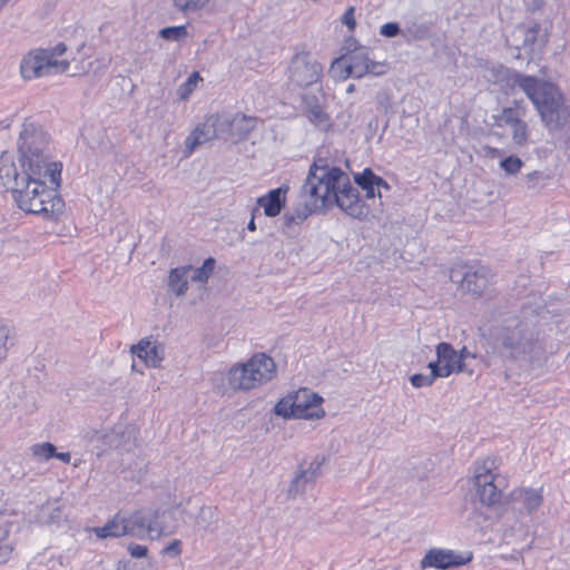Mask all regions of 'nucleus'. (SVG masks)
I'll return each mask as SVG.
<instances>
[{"label": "nucleus", "mask_w": 570, "mask_h": 570, "mask_svg": "<svg viewBox=\"0 0 570 570\" xmlns=\"http://www.w3.org/2000/svg\"><path fill=\"white\" fill-rule=\"evenodd\" d=\"M24 180L12 191L18 207L28 213L40 215L46 219H56L62 212L65 203L58 194L61 175L56 179L42 170L27 171Z\"/></svg>", "instance_id": "nucleus-1"}, {"label": "nucleus", "mask_w": 570, "mask_h": 570, "mask_svg": "<svg viewBox=\"0 0 570 570\" xmlns=\"http://www.w3.org/2000/svg\"><path fill=\"white\" fill-rule=\"evenodd\" d=\"M323 207L335 205L346 215L360 220L379 218L383 213L382 202L377 208L371 210L360 197L358 190L351 185L348 176L337 167L331 168L323 176Z\"/></svg>", "instance_id": "nucleus-2"}, {"label": "nucleus", "mask_w": 570, "mask_h": 570, "mask_svg": "<svg viewBox=\"0 0 570 570\" xmlns=\"http://www.w3.org/2000/svg\"><path fill=\"white\" fill-rule=\"evenodd\" d=\"M512 80L533 104L542 122L548 128L557 129L566 121L568 109L557 86L520 72H515Z\"/></svg>", "instance_id": "nucleus-3"}, {"label": "nucleus", "mask_w": 570, "mask_h": 570, "mask_svg": "<svg viewBox=\"0 0 570 570\" xmlns=\"http://www.w3.org/2000/svg\"><path fill=\"white\" fill-rule=\"evenodd\" d=\"M19 166L28 171L42 170L56 179L62 171V164L50 155L49 136L32 121L26 120L17 141Z\"/></svg>", "instance_id": "nucleus-4"}, {"label": "nucleus", "mask_w": 570, "mask_h": 570, "mask_svg": "<svg viewBox=\"0 0 570 570\" xmlns=\"http://www.w3.org/2000/svg\"><path fill=\"white\" fill-rule=\"evenodd\" d=\"M67 45L58 42L52 47L28 50L20 60L19 72L24 81L62 75L69 71L70 60L61 58Z\"/></svg>", "instance_id": "nucleus-5"}, {"label": "nucleus", "mask_w": 570, "mask_h": 570, "mask_svg": "<svg viewBox=\"0 0 570 570\" xmlns=\"http://www.w3.org/2000/svg\"><path fill=\"white\" fill-rule=\"evenodd\" d=\"M277 366L264 352L254 353L246 362L234 364L227 373L229 385L239 391L262 387L276 377Z\"/></svg>", "instance_id": "nucleus-6"}, {"label": "nucleus", "mask_w": 570, "mask_h": 570, "mask_svg": "<svg viewBox=\"0 0 570 570\" xmlns=\"http://www.w3.org/2000/svg\"><path fill=\"white\" fill-rule=\"evenodd\" d=\"M469 482L482 507L497 508L501 503L503 492L500 484H502V480L494 459L485 458L475 463L471 469Z\"/></svg>", "instance_id": "nucleus-7"}, {"label": "nucleus", "mask_w": 570, "mask_h": 570, "mask_svg": "<svg viewBox=\"0 0 570 570\" xmlns=\"http://www.w3.org/2000/svg\"><path fill=\"white\" fill-rule=\"evenodd\" d=\"M274 412L284 419H317L321 416V396L307 387H302L282 397Z\"/></svg>", "instance_id": "nucleus-8"}, {"label": "nucleus", "mask_w": 570, "mask_h": 570, "mask_svg": "<svg viewBox=\"0 0 570 570\" xmlns=\"http://www.w3.org/2000/svg\"><path fill=\"white\" fill-rule=\"evenodd\" d=\"M498 354L503 358L538 361L543 354L539 342L525 336L520 327L507 330L499 338L495 345Z\"/></svg>", "instance_id": "nucleus-9"}, {"label": "nucleus", "mask_w": 570, "mask_h": 570, "mask_svg": "<svg viewBox=\"0 0 570 570\" xmlns=\"http://www.w3.org/2000/svg\"><path fill=\"white\" fill-rule=\"evenodd\" d=\"M320 158H314L309 166L307 176L301 187L298 195V205L294 213H286L284 220L287 226L297 225L304 222L318 207V188L321 186V176L317 171L321 169Z\"/></svg>", "instance_id": "nucleus-10"}, {"label": "nucleus", "mask_w": 570, "mask_h": 570, "mask_svg": "<svg viewBox=\"0 0 570 570\" xmlns=\"http://www.w3.org/2000/svg\"><path fill=\"white\" fill-rule=\"evenodd\" d=\"M493 274L485 266L454 264L450 269V279L461 293L482 296L492 284Z\"/></svg>", "instance_id": "nucleus-11"}, {"label": "nucleus", "mask_w": 570, "mask_h": 570, "mask_svg": "<svg viewBox=\"0 0 570 570\" xmlns=\"http://www.w3.org/2000/svg\"><path fill=\"white\" fill-rule=\"evenodd\" d=\"M527 114V105L522 100H514L511 106L504 107L500 115L494 116L499 126L510 127L512 141L517 146H524L529 140V127L524 120Z\"/></svg>", "instance_id": "nucleus-12"}, {"label": "nucleus", "mask_w": 570, "mask_h": 570, "mask_svg": "<svg viewBox=\"0 0 570 570\" xmlns=\"http://www.w3.org/2000/svg\"><path fill=\"white\" fill-rule=\"evenodd\" d=\"M289 80L298 87H308L320 78L317 58L309 52L296 53L288 67Z\"/></svg>", "instance_id": "nucleus-13"}, {"label": "nucleus", "mask_w": 570, "mask_h": 570, "mask_svg": "<svg viewBox=\"0 0 570 570\" xmlns=\"http://www.w3.org/2000/svg\"><path fill=\"white\" fill-rule=\"evenodd\" d=\"M472 558L473 553L471 551L455 552L450 549L432 548L420 561V567L422 569L434 568L445 570L463 566L470 562Z\"/></svg>", "instance_id": "nucleus-14"}, {"label": "nucleus", "mask_w": 570, "mask_h": 570, "mask_svg": "<svg viewBox=\"0 0 570 570\" xmlns=\"http://www.w3.org/2000/svg\"><path fill=\"white\" fill-rule=\"evenodd\" d=\"M436 360L428 364L434 368L440 377H449L451 374H459L465 371L464 363H461V354L446 342H441L435 347Z\"/></svg>", "instance_id": "nucleus-15"}, {"label": "nucleus", "mask_w": 570, "mask_h": 570, "mask_svg": "<svg viewBox=\"0 0 570 570\" xmlns=\"http://www.w3.org/2000/svg\"><path fill=\"white\" fill-rule=\"evenodd\" d=\"M321 475V461L314 460L308 465L301 464L288 484L286 497L294 500L304 494L307 490L315 485L317 478Z\"/></svg>", "instance_id": "nucleus-16"}, {"label": "nucleus", "mask_w": 570, "mask_h": 570, "mask_svg": "<svg viewBox=\"0 0 570 570\" xmlns=\"http://www.w3.org/2000/svg\"><path fill=\"white\" fill-rule=\"evenodd\" d=\"M130 352L150 368H159L166 356L165 344L153 336L144 337L131 345Z\"/></svg>", "instance_id": "nucleus-17"}, {"label": "nucleus", "mask_w": 570, "mask_h": 570, "mask_svg": "<svg viewBox=\"0 0 570 570\" xmlns=\"http://www.w3.org/2000/svg\"><path fill=\"white\" fill-rule=\"evenodd\" d=\"M153 509L140 510L126 518L127 534L139 539H159L160 529L150 527Z\"/></svg>", "instance_id": "nucleus-18"}, {"label": "nucleus", "mask_w": 570, "mask_h": 570, "mask_svg": "<svg viewBox=\"0 0 570 570\" xmlns=\"http://www.w3.org/2000/svg\"><path fill=\"white\" fill-rule=\"evenodd\" d=\"M512 508L520 513L531 514L543 501L542 490L517 488L510 492Z\"/></svg>", "instance_id": "nucleus-19"}, {"label": "nucleus", "mask_w": 570, "mask_h": 570, "mask_svg": "<svg viewBox=\"0 0 570 570\" xmlns=\"http://www.w3.org/2000/svg\"><path fill=\"white\" fill-rule=\"evenodd\" d=\"M288 190L289 187L287 185H282L268 190L256 199L257 205L263 208L266 217H276L282 213L286 206Z\"/></svg>", "instance_id": "nucleus-20"}, {"label": "nucleus", "mask_w": 570, "mask_h": 570, "mask_svg": "<svg viewBox=\"0 0 570 570\" xmlns=\"http://www.w3.org/2000/svg\"><path fill=\"white\" fill-rule=\"evenodd\" d=\"M27 171L26 168L18 169L12 154L4 151L0 155V181L11 193L24 180Z\"/></svg>", "instance_id": "nucleus-21"}, {"label": "nucleus", "mask_w": 570, "mask_h": 570, "mask_svg": "<svg viewBox=\"0 0 570 570\" xmlns=\"http://www.w3.org/2000/svg\"><path fill=\"white\" fill-rule=\"evenodd\" d=\"M355 184L365 191V197L382 198V189L390 190L391 187L382 177L374 174L371 168H364L361 173L353 175Z\"/></svg>", "instance_id": "nucleus-22"}, {"label": "nucleus", "mask_w": 570, "mask_h": 570, "mask_svg": "<svg viewBox=\"0 0 570 570\" xmlns=\"http://www.w3.org/2000/svg\"><path fill=\"white\" fill-rule=\"evenodd\" d=\"M258 120L256 117L244 114L228 116V139L238 142L245 139L255 129Z\"/></svg>", "instance_id": "nucleus-23"}, {"label": "nucleus", "mask_w": 570, "mask_h": 570, "mask_svg": "<svg viewBox=\"0 0 570 570\" xmlns=\"http://www.w3.org/2000/svg\"><path fill=\"white\" fill-rule=\"evenodd\" d=\"M345 56L348 59L350 73L354 78H361L367 73L380 75L383 72L376 70L380 65L371 60L363 50H354Z\"/></svg>", "instance_id": "nucleus-24"}, {"label": "nucleus", "mask_w": 570, "mask_h": 570, "mask_svg": "<svg viewBox=\"0 0 570 570\" xmlns=\"http://www.w3.org/2000/svg\"><path fill=\"white\" fill-rule=\"evenodd\" d=\"M193 269L191 265H184L171 268L168 274V288L176 296H184L188 289L189 274Z\"/></svg>", "instance_id": "nucleus-25"}, {"label": "nucleus", "mask_w": 570, "mask_h": 570, "mask_svg": "<svg viewBox=\"0 0 570 570\" xmlns=\"http://www.w3.org/2000/svg\"><path fill=\"white\" fill-rule=\"evenodd\" d=\"M213 139H215V134L210 131L206 120L198 124L185 139V156L189 157L197 146Z\"/></svg>", "instance_id": "nucleus-26"}, {"label": "nucleus", "mask_w": 570, "mask_h": 570, "mask_svg": "<svg viewBox=\"0 0 570 570\" xmlns=\"http://www.w3.org/2000/svg\"><path fill=\"white\" fill-rule=\"evenodd\" d=\"M92 531L99 539L127 535L126 517L116 514L105 525L96 527Z\"/></svg>", "instance_id": "nucleus-27"}, {"label": "nucleus", "mask_w": 570, "mask_h": 570, "mask_svg": "<svg viewBox=\"0 0 570 570\" xmlns=\"http://www.w3.org/2000/svg\"><path fill=\"white\" fill-rule=\"evenodd\" d=\"M150 527H156L161 530L159 538L161 535L171 534L177 527L174 522V512L170 510H153Z\"/></svg>", "instance_id": "nucleus-28"}, {"label": "nucleus", "mask_w": 570, "mask_h": 570, "mask_svg": "<svg viewBox=\"0 0 570 570\" xmlns=\"http://www.w3.org/2000/svg\"><path fill=\"white\" fill-rule=\"evenodd\" d=\"M210 131L215 134V139L226 138L228 139V116L227 115H210L206 119Z\"/></svg>", "instance_id": "nucleus-29"}, {"label": "nucleus", "mask_w": 570, "mask_h": 570, "mask_svg": "<svg viewBox=\"0 0 570 570\" xmlns=\"http://www.w3.org/2000/svg\"><path fill=\"white\" fill-rule=\"evenodd\" d=\"M215 268V259L208 257L204 261L203 265L191 269L189 274L190 281L199 284H206L212 276Z\"/></svg>", "instance_id": "nucleus-30"}, {"label": "nucleus", "mask_w": 570, "mask_h": 570, "mask_svg": "<svg viewBox=\"0 0 570 570\" xmlns=\"http://www.w3.org/2000/svg\"><path fill=\"white\" fill-rule=\"evenodd\" d=\"M11 345L12 328L6 321L0 318V364L7 360Z\"/></svg>", "instance_id": "nucleus-31"}, {"label": "nucleus", "mask_w": 570, "mask_h": 570, "mask_svg": "<svg viewBox=\"0 0 570 570\" xmlns=\"http://www.w3.org/2000/svg\"><path fill=\"white\" fill-rule=\"evenodd\" d=\"M202 80V77L198 71H193L188 78L178 86L177 88V97L180 100H187L191 92L197 88L198 82Z\"/></svg>", "instance_id": "nucleus-32"}, {"label": "nucleus", "mask_w": 570, "mask_h": 570, "mask_svg": "<svg viewBox=\"0 0 570 570\" xmlns=\"http://www.w3.org/2000/svg\"><path fill=\"white\" fill-rule=\"evenodd\" d=\"M328 75L336 80H344L352 77L350 73L348 59L346 56H342L334 60L328 69Z\"/></svg>", "instance_id": "nucleus-33"}, {"label": "nucleus", "mask_w": 570, "mask_h": 570, "mask_svg": "<svg viewBox=\"0 0 570 570\" xmlns=\"http://www.w3.org/2000/svg\"><path fill=\"white\" fill-rule=\"evenodd\" d=\"M32 456L38 461H48L56 454V446L50 442L36 443L30 448Z\"/></svg>", "instance_id": "nucleus-34"}, {"label": "nucleus", "mask_w": 570, "mask_h": 570, "mask_svg": "<svg viewBox=\"0 0 570 570\" xmlns=\"http://www.w3.org/2000/svg\"><path fill=\"white\" fill-rule=\"evenodd\" d=\"M158 35L168 41H180L188 36V32L186 27L181 24L161 28Z\"/></svg>", "instance_id": "nucleus-35"}, {"label": "nucleus", "mask_w": 570, "mask_h": 570, "mask_svg": "<svg viewBox=\"0 0 570 570\" xmlns=\"http://www.w3.org/2000/svg\"><path fill=\"white\" fill-rule=\"evenodd\" d=\"M209 0H173L176 9L184 13H193L202 10Z\"/></svg>", "instance_id": "nucleus-36"}, {"label": "nucleus", "mask_w": 570, "mask_h": 570, "mask_svg": "<svg viewBox=\"0 0 570 570\" xmlns=\"http://www.w3.org/2000/svg\"><path fill=\"white\" fill-rule=\"evenodd\" d=\"M61 519V508L58 505L45 504L41 507L39 521L42 523H56Z\"/></svg>", "instance_id": "nucleus-37"}, {"label": "nucleus", "mask_w": 570, "mask_h": 570, "mask_svg": "<svg viewBox=\"0 0 570 570\" xmlns=\"http://www.w3.org/2000/svg\"><path fill=\"white\" fill-rule=\"evenodd\" d=\"M429 370H430L429 374H421V373L413 374L410 377L411 384L417 389L431 386L434 383V381L440 376L438 375V372L434 368H429Z\"/></svg>", "instance_id": "nucleus-38"}, {"label": "nucleus", "mask_w": 570, "mask_h": 570, "mask_svg": "<svg viewBox=\"0 0 570 570\" xmlns=\"http://www.w3.org/2000/svg\"><path fill=\"white\" fill-rule=\"evenodd\" d=\"M303 101L308 108V118L315 125L321 121V107L317 104L316 96H309L308 94L303 95Z\"/></svg>", "instance_id": "nucleus-39"}, {"label": "nucleus", "mask_w": 570, "mask_h": 570, "mask_svg": "<svg viewBox=\"0 0 570 570\" xmlns=\"http://www.w3.org/2000/svg\"><path fill=\"white\" fill-rule=\"evenodd\" d=\"M523 166V161L518 156H509L500 161V168L507 175H517Z\"/></svg>", "instance_id": "nucleus-40"}, {"label": "nucleus", "mask_w": 570, "mask_h": 570, "mask_svg": "<svg viewBox=\"0 0 570 570\" xmlns=\"http://www.w3.org/2000/svg\"><path fill=\"white\" fill-rule=\"evenodd\" d=\"M518 31L523 36V47H531L537 41L540 26L538 23L528 27L521 26L518 28Z\"/></svg>", "instance_id": "nucleus-41"}, {"label": "nucleus", "mask_w": 570, "mask_h": 570, "mask_svg": "<svg viewBox=\"0 0 570 570\" xmlns=\"http://www.w3.org/2000/svg\"><path fill=\"white\" fill-rule=\"evenodd\" d=\"M7 529H0V563L7 562L13 552V546L8 541Z\"/></svg>", "instance_id": "nucleus-42"}, {"label": "nucleus", "mask_w": 570, "mask_h": 570, "mask_svg": "<svg viewBox=\"0 0 570 570\" xmlns=\"http://www.w3.org/2000/svg\"><path fill=\"white\" fill-rule=\"evenodd\" d=\"M161 552L166 556L178 557L181 553V541L178 539L170 541L163 548Z\"/></svg>", "instance_id": "nucleus-43"}, {"label": "nucleus", "mask_w": 570, "mask_h": 570, "mask_svg": "<svg viewBox=\"0 0 570 570\" xmlns=\"http://www.w3.org/2000/svg\"><path fill=\"white\" fill-rule=\"evenodd\" d=\"M558 331L563 334V342L570 345V317H563L557 322Z\"/></svg>", "instance_id": "nucleus-44"}, {"label": "nucleus", "mask_w": 570, "mask_h": 570, "mask_svg": "<svg viewBox=\"0 0 570 570\" xmlns=\"http://www.w3.org/2000/svg\"><path fill=\"white\" fill-rule=\"evenodd\" d=\"M400 31V27L396 22H387L381 26L380 33L384 37H395Z\"/></svg>", "instance_id": "nucleus-45"}, {"label": "nucleus", "mask_w": 570, "mask_h": 570, "mask_svg": "<svg viewBox=\"0 0 570 570\" xmlns=\"http://www.w3.org/2000/svg\"><path fill=\"white\" fill-rule=\"evenodd\" d=\"M354 12V7H348L342 16V23L345 24L350 30H353L356 26Z\"/></svg>", "instance_id": "nucleus-46"}, {"label": "nucleus", "mask_w": 570, "mask_h": 570, "mask_svg": "<svg viewBox=\"0 0 570 570\" xmlns=\"http://www.w3.org/2000/svg\"><path fill=\"white\" fill-rule=\"evenodd\" d=\"M128 551L132 558H144L147 556L148 549L146 546L142 544L130 543L128 546Z\"/></svg>", "instance_id": "nucleus-47"}, {"label": "nucleus", "mask_w": 570, "mask_h": 570, "mask_svg": "<svg viewBox=\"0 0 570 570\" xmlns=\"http://www.w3.org/2000/svg\"><path fill=\"white\" fill-rule=\"evenodd\" d=\"M540 178L539 171H532L525 176V179L528 181V186L530 188L534 187V183Z\"/></svg>", "instance_id": "nucleus-48"}, {"label": "nucleus", "mask_w": 570, "mask_h": 570, "mask_svg": "<svg viewBox=\"0 0 570 570\" xmlns=\"http://www.w3.org/2000/svg\"><path fill=\"white\" fill-rule=\"evenodd\" d=\"M53 458L62 461L63 463H70V460H71V455L69 452H57L56 451V454L53 455Z\"/></svg>", "instance_id": "nucleus-49"}, {"label": "nucleus", "mask_w": 570, "mask_h": 570, "mask_svg": "<svg viewBox=\"0 0 570 570\" xmlns=\"http://www.w3.org/2000/svg\"><path fill=\"white\" fill-rule=\"evenodd\" d=\"M256 212H257V208H253V210H252V218H250V220L247 224V229L249 232H255L256 230V224H255V213Z\"/></svg>", "instance_id": "nucleus-50"}, {"label": "nucleus", "mask_w": 570, "mask_h": 570, "mask_svg": "<svg viewBox=\"0 0 570 570\" xmlns=\"http://www.w3.org/2000/svg\"><path fill=\"white\" fill-rule=\"evenodd\" d=\"M459 354H461V363H464V360L466 357H474V354L470 353L465 346H463L460 351H458Z\"/></svg>", "instance_id": "nucleus-51"}, {"label": "nucleus", "mask_w": 570, "mask_h": 570, "mask_svg": "<svg viewBox=\"0 0 570 570\" xmlns=\"http://www.w3.org/2000/svg\"><path fill=\"white\" fill-rule=\"evenodd\" d=\"M19 0H0V11L8 4H14Z\"/></svg>", "instance_id": "nucleus-52"}, {"label": "nucleus", "mask_w": 570, "mask_h": 570, "mask_svg": "<svg viewBox=\"0 0 570 570\" xmlns=\"http://www.w3.org/2000/svg\"><path fill=\"white\" fill-rule=\"evenodd\" d=\"M354 90H355V86L354 85H348V87L346 88L347 92H353Z\"/></svg>", "instance_id": "nucleus-53"}, {"label": "nucleus", "mask_w": 570, "mask_h": 570, "mask_svg": "<svg viewBox=\"0 0 570 570\" xmlns=\"http://www.w3.org/2000/svg\"><path fill=\"white\" fill-rule=\"evenodd\" d=\"M95 62H98V63H102V68L106 69L107 65L105 63L104 60H100V59H96Z\"/></svg>", "instance_id": "nucleus-54"}, {"label": "nucleus", "mask_w": 570, "mask_h": 570, "mask_svg": "<svg viewBox=\"0 0 570 570\" xmlns=\"http://www.w3.org/2000/svg\"><path fill=\"white\" fill-rule=\"evenodd\" d=\"M487 149H489L491 151V154H498V149H495V148L487 147Z\"/></svg>", "instance_id": "nucleus-55"}]
</instances>
